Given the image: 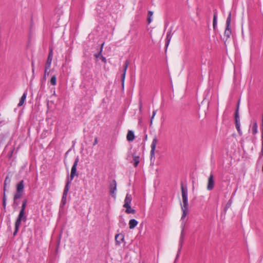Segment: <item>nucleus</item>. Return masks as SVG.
Instances as JSON below:
<instances>
[{
    "label": "nucleus",
    "mask_w": 263,
    "mask_h": 263,
    "mask_svg": "<svg viewBox=\"0 0 263 263\" xmlns=\"http://www.w3.org/2000/svg\"><path fill=\"white\" fill-rule=\"evenodd\" d=\"M22 220L25 221L26 220V217L25 216V212L23 211V210H21L15 223V231L13 233L14 235H15L17 233L19 227L21 223V221Z\"/></svg>",
    "instance_id": "f257e3e1"
},
{
    "label": "nucleus",
    "mask_w": 263,
    "mask_h": 263,
    "mask_svg": "<svg viewBox=\"0 0 263 263\" xmlns=\"http://www.w3.org/2000/svg\"><path fill=\"white\" fill-rule=\"evenodd\" d=\"M181 194L182 198L183 205L181 207H183L185 209L186 208H188V199H187V187H184L181 184Z\"/></svg>",
    "instance_id": "f03ea898"
},
{
    "label": "nucleus",
    "mask_w": 263,
    "mask_h": 263,
    "mask_svg": "<svg viewBox=\"0 0 263 263\" xmlns=\"http://www.w3.org/2000/svg\"><path fill=\"white\" fill-rule=\"evenodd\" d=\"M231 21V13H229V15L227 18L226 21V28L224 31V36L227 37V39L230 37L231 34V29L230 28V24Z\"/></svg>",
    "instance_id": "7ed1b4c3"
},
{
    "label": "nucleus",
    "mask_w": 263,
    "mask_h": 263,
    "mask_svg": "<svg viewBox=\"0 0 263 263\" xmlns=\"http://www.w3.org/2000/svg\"><path fill=\"white\" fill-rule=\"evenodd\" d=\"M158 143V139L156 136H155L154 139H153L151 147V151L150 153L151 155V159L152 160L153 158L155 159V149L156 145Z\"/></svg>",
    "instance_id": "20e7f679"
},
{
    "label": "nucleus",
    "mask_w": 263,
    "mask_h": 263,
    "mask_svg": "<svg viewBox=\"0 0 263 263\" xmlns=\"http://www.w3.org/2000/svg\"><path fill=\"white\" fill-rule=\"evenodd\" d=\"M79 157H77L76 158L74 163L72 166L70 176V181H71L73 180L74 176L76 175V171H77V166L79 162Z\"/></svg>",
    "instance_id": "39448f33"
},
{
    "label": "nucleus",
    "mask_w": 263,
    "mask_h": 263,
    "mask_svg": "<svg viewBox=\"0 0 263 263\" xmlns=\"http://www.w3.org/2000/svg\"><path fill=\"white\" fill-rule=\"evenodd\" d=\"M235 124H236V128L239 133V134H241L240 128V121H239V116L238 114V107L236 109L235 113Z\"/></svg>",
    "instance_id": "423d86ee"
},
{
    "label": "nucleus",
    "mask_w": 263,
    "mask_h": 263,
    "mask_svg": "<svg viewBox=\"0 0 263 263\" xmlns=\"http://www.w3.org/2000/svg\"><path fill=\"white\" fill-rule=\"evenodd\" d=\"M214 186V176L212 173H211L208 179V183L207 185V190L211 191L213 189Z\"/></svg>",
    "instance_id": "0eeeda50"
},
{
    "label": "nucleus",
    "mask_w": 263,
    "mask_h": 263,
    "mask_svg": "<svg viewBox=\"0 0 263 263\" xmlns=\"http://www.w3.org/2000/svg\"><path fill=\"white\" fill-rule=\"evenodd\" d=\"M53 57L52 49L50 48L48 54V58L46 63L45 67L50 68Z\"/></svg>",
    "instance_id": "6e6552de"
},
{
    "label": "nucleus",
    "mask_w": 263,
    "mask_h": 263,
    "mask_svg": "<svg viewBox=\"0 0 263 263\" xmlns=\"http://www.w3.org/2000/svg\"><path fill=\"white\" fill-rule=\"evenodd\" d=\"M117 190V183L115 180H113L109 184V192L111 195L114 194Z\"/></svg>",
    "instance_id": "1a4fd4ad"
},
{
    "label": "nucleus",
    "mask_w": 263,
    "mask_h": 263,
    "mask_svg": "<svg viewBox=\"0 0 263 263\" xmlns=\"http://www.w3.org/2000/svg\"><path fill=\"white\" fill-rule=\"evenodd\" d=\"M124 235L122 234H118L115 236V241L116 245H120L124 240Z\"/></svg>",
    "instance_id": "9d476101"
},
{
    "label": "nucleus",
    "mask_w": 263,
    "mask_h": 263,
    "mask_svg": "<svg viewBox=\"0 0 263 263\" xmlns=\"http://www.w3.org/2000/svg\"><path fill=\"white\" fill-rule=\"evenodd\" d=\"M129 61L126 60L124 63V66H123V72L122 75V81L123 84H124V81L125 78L126 72L128 66L129 65Z\"/></svg>",
    "instance_id": "9b49d317"
},
{
    "label": "nucleus",
    "mask_w": 263,
    "mask_h": 263,
    "mask_svg": "<svg viewBox=\"0 0 263 263\" xmlns=\"http://www.w3.org/2000/svg\"><path fill=\"white\" fill-rule=\"evenodd\" d=\"M132 200V195L129 194H127L124 200V204L123 206L130 205Z\"/></svg>",
    "instance_id": "f8f14e48"
},
{
    "label": "nucleus",
    "mask_w": 263,
    "mask_h": 263,
    "mask_svg": "<svg viewBox=\"0 0 263 263\" xmlns=\"http://www.w3.org/2000/svg\"><path fill=\"white\" fill-rule=\"evenodd\" d=\"M27 95V91L26 90L24 92V93L23 94L22 96L21 97V98L20 100L19 103L17 104L18 107H21L24 104V103L26 100Z\"/></svg>",
    "instance_id": "ddd939ff"
},
{
    "label": "nucleus",
    "mask_w": 263,
    "mask_h": 263,
    "mask_svg": "<svg viewBox=\"0 0 263 263\" xmlns=\"http://www.w3.org/2000/svg\"><path fill=\"white\" fill-rule=\"evenodd\" d=\"M184 223H183L182 224V230H181V235H180V243H179L180 247H179V251L180 250V249L182 247V243L183 242V239H184Z\"/></svg>",
    "instance_id": "4468645a"
},
{
    "label": "nucleus",
    "mask_w": 263,
    "mask_h": 263,
    "mask_svg": "<svg viewBox=\"0 0 263 263\" xmlns=\"http://www.w3.org/2000/svg\"><path fill=\"white\" fill-rule=\"evenodd\" d=\"M24 189V181L21 180L17 184L16 191L23 193Z\"/></svg>",
    "instance_id": "2eb2a0df"
},
{
    "label": "nucleus",
    "mask_w": 263,
    "mask_h": 263,
    "mask_svg": "<svg viewBox=\"0 0 263 263\" xmlns=\"http://www.w3.org/2000/svg\"><path fill=\"white\" fill-rule=\"evenodd\" d=\"M217 23V11L216 9L214 10V15H213V26L214 29H216Z\"/></svg>",
    "instance_id": "dca6fc26"
},
{
    "label": "nucleus",
    "mask_w": 263,
    "mask_h": 263,
    "mask_svg": "<svg viewBox=\"0 0 263 263\" xmlns=\"http://www.w3.org/2000/svg\"><path fill=\"white\" fill-rule=\"evenodd\" d=\"M126 138L128 141H133L134 140L135 135L132 130H128Z\"/></svg>",
    "instance_id": "f3484780"
},
{
    "label": "nucleus",
    "mask_w": 263,
    "mask_h": 263,
    "mask_svg": "<svg viewBox=\"0 0 263 263\" xmlns=\"http://www.w3.org/2000/svg\"><path fill=\"white\" fill-rule=\"evenodd\" d=\"M138 224V221L135 219H132L129 221V228L130 229H133L136 227V226Z\"/></svg>",
    "instance_id": "a211bd4d"
},
{
    "label": "nucleus",
    "mask_w": 263,
    "mask_h": 263,
    "mask_svg": "<svg viewBox=\"0 0 263 263\" xmlns=\"http://www.w3.org/2000/svg\"><path fill=\"white\" fill-rule=\"evenodd\" d=\"M258 126L256 122H254L253 124V126L252 127V133L253 135H255L257 133L258 129H257Z\"/></svg>",
    "instance_id": "6ab92c4d"
},
{
    "label": "nucleus",
    "mask_w": 263,
    "mask_h": 263,
    "mask_svg": "<svg viewBox=\"0 0 263 263\" xmlns=\"http://www.w3.org/2000/svg\"><path fill=\"white\" fill-rule=\"evenodd\" d=\"M124 207L126 208L125 212L127 214H130V213L134 214V213H135V212H136L135 210L134 209H132L130 205L125 206H124Z\"/></svg>",
    "instance_id": "aec40b11"
},
{
    "label": "nucleus",
    "mask_w": 263,
    "mask_h": 263,
    "mask_svg": "<svg viewBox=\"0 0 263 263\" xmlns=\"http://www.w3.org/2000/svg\"><path fill=\"white\" fill-rule=\"evenodd\" d=\"M23 193L16 191V193L14 195L13 200H14V201L15 202L16 200H17V199H18L22 197V196H23Z\"/></svg>",
    "instance_id": "412c9836"
},
{
    "label": "nucleus",
    "mask_w": 263,
    "mask_h": 263,
    "mask_svg": "<svg viewBox=\"0 0 263 263\" xmlns=\"http://www.w3.org/2000/svg\"><path fill=\"white\" fill-rule=\"evenodd\" d=\"M153 15V12L152 11H148L147 14V22L148 24H149L152 21V16Z\"/></svg>",
    "instance_id": "4be33fe9"
},
{
    "label": "nucleus",
    "mask_w": 263,
    "mask_h": 263,
    "mask_svg": "<svg viewBox=\"0 0 263 263\" xmlns=\"http://www.w3.org/2000/svg\"><path fill=\"white\" fill-rule=\"evenodd\" d=\"M49 69V68H47L46 67L45 68L44 75L42 80V82L45 81L46 79V76L49 75V72H50Z\"/></svg>",
    "instance_id": "5701e85b"
},
{
    "label": "nucleus",
    "mask_w": 263,
    "mask_h": 263,
    "mask_svg": "<svg viewBox=\"0 0 263 263\" xmlns=\"http://www.w3.org/2000/svg\"><path fill=\"white\" fill-rule=\"evenodd\" d=\"M10 181H11V180L9 178V176H7L5 179V181H4V192H5V190H6L5 188H6V186L8 184H9V183H10Z\"/></svg>",
    "instance_id": "b1692460"
},
{
    "label": "nucleus",
    "mask_w": 263,
    "mask_h": 263,
    "mask_svg": "<svg viewBox=\"0 0 263 263\" xmlns=\"http://www.w3.org/2000/svg\"><path fill=\"white\" fill-rule=\"evenodd\" d=\"M181 210L183 212L182 216H181V219H183L186 217V216L187 215V213L188 211V208H186L185 209L184 208H183V207H181Z\"/></svg>",
    "instance_id": "393cba45"
},
{
    "label": "nucleus",
    "mask_w": 263,
    "mask_h": 263,
    "mask_svg": "<svg viewBox=\"0 0 263 263\" xmlns=\"http://www.w3.org/2000/svg\"><path fill=\"white\" fill-rule=\"evenodd\" d=\"M70 181H68L66 183V184L64 187V192H63V194H67L68 193V192L69 190V185L70 184Z\"/></svg>",
    "instance_id": "a878e982"
},
{
    "label": "nucleus",
    "mask_w": 263,
    "mask_h": 263,
    "mask_svg": "<svg viewBox=\"0 0 263 263\" xmlns=\"http://www.w3.org/2000/svg\"><path fill=\"white\" fill-rule=\"evenodd\" d=\"M134 166L137 167L139 163V157L135 156L134 157Z\"/></svg>",
    "instance_id": "bb28decb"
},
{
    "label": "nucleus",
    "mask_w": 263,
    "mask_h": 263,
    "mask_svg": "<svg viewBox=\"0 0 263 263\" xmlns=\"http://www.w3.org/2000/svg\"><path fill=\"white\" fill-rule=\"evenodd\" d=\"M50 83L52 85H55L57 84V78L55 76H53L50 80Z\"/></svg>",
    "instance_id": "cd10ccee"
},
{
    "label": "nucleus",
    "mask_w": 263,
    "mask_h": 263,
    "mask_svg": "<svg viewBox=\"0 0 263 263\" xmlns=\"http://www.w3.org/2000/svg\"><path fill=\"white\" fill-rule=\"evenodd\" d=\"M27 199H24L23 200L21 210H23V211L25 212V208H26V206L27 205Z\"/></svg>",
    "instance_id": "c85d7f7f"
},
{
    "label": "nucleus",
    "mask_w": 263,
    "mask_h": 263,
    "mask_svg": "<svg viewBox=\"0 0 263 263\" xmlns=\"http://www.w3.org/2000/svg\"><path fill=\"white\" fill-rule=\"evenodd\" d=\"M67 194H63L62 198V203L63 205H65L66 202V198H67Z\"/></svg>",
    "instance_id": "c756f323"
},
{
    "label": "nucleus",
    "mask_w": 263,
    "mask_h": 263,
    "mask_svg": "<svg viewBox=\"0 0 263 263\" xmlns=\"http://www.w3.org/2000/svg\"><path fill=\"white\" fill-rule=\"evenodd\" d=\"M3 206L4 208H5L6 206V196L5 192L4 193V196L3 198Z\"/></svg>",
    "instance_id": "7c9ffc66"
},
{
    "label": "nucleus",
    "mask_w": 263,
    "mask_h": 263,
    "mask_svg": "<svg viewBox=\"0 0 263 263\" xmlns=\"http://www.w3.org/2000/svg\"><path fill=\"white\" fill-rule=\"evenodd\" d=\"M125 225H126V223L124 221V219L122 218H121L119 220L120 227H124Z\"/></svg>",
    "instance_id": "2f4dec72"
},
{
    "label": "nucleus",
    "mask_w": 263,
    "mask_h": 263,
    "mask_svg": "<svg viewBox=\"0 0 263 263\" xmlns=\"http://www.w3.org/2000/svg\"><path fill=\"white\" fill-rule=\"evenodd\" d=\"M104 43H103L101 45V50H100V51L98 53V54H96L95 55L96 57V58H99V57H100L101 58V56L102 55H101V52L102 51V49H103V47L104 46Z\"/></svg>",
    "instance_id": "473e14b6"
},
{
    "label": "nucleus",
    "mask_w": 263,
    "mask_h": 263,
    "mask_svg": "<svg viewBox=\"0 0 263 263\" xmlns=\"http://www.w3.org/2000/svg\"><path fill=\"white\" fill-rule=\"evenodd\" d=\"M171 37H172L171 32H169L167 33V36H166V39L167 40V45H168L169 42L170 41V40L171 39Z\"/></svg>",
    "instance_id": "72a5a7b5"
},
{
    "label": "nucleus",
    "mask_w": 263,
    "mask_h": 263,
    "mask_svg": "<svg viewBox=\"0 0 263 263\" xmlns=\"http://www.w3.org/2000/svg\"><path fill=\"white\" fill-rule=\"evenodd\" d=\"M156 112H157V110H154L153 111V115H152V116L151 117V122H150L151 125H152V123H153V119L154 118L155 116L156 115Z\"/></svg>",
    "instance_id": "f704fd0d"
},
{
    "label": "nucleus",
    "mask_w": 263,
    "mask_h": 263,
    "mask_svg": "<svg viewBox=\"0 0 263 263\" xmlns=\"http://www.w3.org/2000/svg\"><path fill=\"white\" fill-rule=\"evenodd\" d=\"M232 203V199H230L227 202L225 208L227 209L229 208L231 206Z\"/></svg>",
    "instance_id": "c9c22d12"
},
{
    "label": "nucleus",
    "mask_w": 263,
    "mask_h": 263,
    "mask_svg": "<svg viewBox=\"0 0 263 263\" xmlns=\"http://www.w3.org/2000/svg\"><path fill=\"white\" fill-rule=\"evenodd\" d=\"M101 59L102 60V61L103 62H104V63H106V58H105L104 57H103V56L101 55Z\"/></svg>",
    "instance_id": "e433bc0d"
},
{
    "label": "nucleus",
    "mask_w": 263,
    "mask_h": 263,
    "mask_svg": "<svg viewBox=\"0 0 263 263\" xmlns=\"http://www.w3.org/2000/svg\"><path fill=\"white\" fill-rule=\"evenodd\" d=\"M98 138L96 137L95 138V141L93 143V145L95 146L96 145L97 143H98Z\"/></svg>",
    "instance_id": "4c0bfd02"
},
{
    "label": "nucleus",
    "mask_w": 263,
    "mask_h": 263,
    "mask_svg": "<svg viewBox=\"0 0 263 263\" xmlns=\"http://www.w3.org/2000/svg\"><path fill=\"white\" fill-rule=\"evenodd\" d=\"M261 139H263V118H262V135Z\"/></svg>",
    "instance_id": "58836bf2"
},
{
    "label": "nucleus",
    "mask_w": 263,
    "mask_h": 263,
    "mask_svg": "<svg viewBox=\"0 0 263 263\" xmlns=\"http://www.w3.org/2000/svg\"><path fill=\"white\" fill-rule=\"evenodd\" d=\"M262 140V143H261V152L263 154V139H261Z\"/></svg>",
    "instance_id": "ea45409f"
},
{
    "label": "nucleus",
    "mask_w": 263,
    "mask_h": 263,
    "mask_svg": "<svg viewBox=\"0 0 263 263\" xmlns=\"http://www.w3.org/2000/svg\"><path fill=\"white\" fill-rule=\"evenodd\" d=\"M18 204V203L17 202V200L15 202L14 200H13V205H17Z\"/></svg>",
    "instance_id": "a19ab883"
},
{
    "label": "nucleus",
    "mask_w": 263,
    "mask_h": 263,
    "mask_svg": "<svg viewBox=\"0 0 263 263\" xmlns=\"http://www.w3.org/2000/svg\"><path fill=\"white\" fill-rule=\"evenodd\" d=\"M32 72L33 73L34 71V64L33 63H32Z\"/></svg>",
    "instance_id": "79ce46f5"
}]
</instances>
